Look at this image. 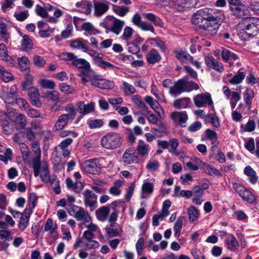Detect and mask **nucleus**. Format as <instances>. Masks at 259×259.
<instances>
[{
    "label": "nucleus",
    "instance_id": "0eeeda50",
    "mask_svg": "<svg viewBox=\"0 0 259 259\" xmlns=\"http://www.w3.org/2000/svg\"><path fill=\"white\" fill-rule=\"evenodd\" d=\"M219 10H213L208 8H204L197 11L195 12V27L197 26V22L199 21V24H203V21L206 22L208 19H211L216 12Z\"/></svg>",
    "mask_w": 259,
    "mask_h": 259
},
{
    "label": "nucleus",
    "instance_id": "774afa93",
    "mask_svg": "<svg viewBox=\"0 0 259 259\" xmlns=\"http://www.w3.org/2000/svg\"><path fill=\"white\" fill-rule=\"evenodd\" d=\"M35 12L37 15L42 18H46L48 17V12L46 11L45 7H42L38 5L36 6Z\"/></svg>",
    "mask_w": 259,
    "mask_h": 259
},
{
    "label": "nucleus",
    "instance_id": "423d86ee",
    "mask_svg": "<svg viewBox=\"0 0 259 259\" xmlns=\"http://www.w3.org/2000/svg\"><path fill=\"white\" fill-rule=\"evenodd\" d=\"M233 188L244 201L249 203L255 202V197L254 195L246 188L236 183L233 184Z\"/></svg>",
    "mask_w": 259,
    "mask_h": 259
},
{
    "label": "nucleus",
    "instance_id": "9b49d317",
    "mask_svg": "<svg viewBox=\"0 0 259 259\" xmlns=\"http://www.w3.org/2000/svg\"><path fill=\"white\" fill-rule=\"evenodd\" d=\"M213 101L209 93L200 94L195 96V106L198 107H203L208 105H211Z\"/></svg>",
    "mask_w": 259,
    "mask_h": 259
},
{
    "label": "nucleus",
    "instance_id": "473e14b6",
    "mask_svg": "<svg viewBox=\"0 0 259 259\" xmlns=\"http://www.w3.org/2000/svg\"><path fill=\"white\" fill-rule=\"evenodd\" d=\"M76 6L81 8V10H78L79 12L83 13L87 15L89 14L92 11V5L90 3L87 1L77 2L76 4Z\"/></svg>",
    "mask_w": 259,
    "mask_h": 259
},
{
    "label": "nucleus",
    "instance_id": "69168bd1",
    "mask_svg": "<svg viewBox=\"0 0 259 259\" xmlns=\"http://www.w3.org/2000/svg\"><path fill=\"white\" fill-rule=\"evenodd\" d=\"M59 89L63 93L66 94H71L74 91V89L72 87L65 83L60 84Z\"/></svg>",
    "mask_w": 259,
    "mask_h": 259
},
{
    "label": "nucleus",
    "instance_id": "6e6d98bb",
    "mask_svg": "<svg viewBox=\"0 0 259 259\" xmlns=\"http://www.w3.org/2000/svg\"><path fill=\"white\" fill-rule=\"evenodd\" d=\"M88 53L91 56L94 57L93 59V62L94 64H95V62L96 61H98L101 59H103L104 56L102 53H99L98 52L95 50H89V49Z\"/></svg>",
    "mask_w": 259,
    "mask_h": 259
},
{
    "label": "nucleus",
    "instance_id": "6e6552de",
    "mask_svg": "<svg viewBox=\"0 0 259 259\" xmlns=\"http://www.w3.org/2000/svg\"><path fill=\"white\" fill-rule=\"evenodd\" d=\"M242 31L248 37L255 36L259 32V18H250L248 23L244 26Z\"/></svg>",
    "mask_w": 259,
    "mask_h": 259
},
{
    "label": "nucleus",
    "instance_id": "7ed1b4c3",
    "mask_svg": "<svg viewBox=\"0 0 259 259\" xmlns=\"http://www.w3.org/2000/svg\"><path fill=\"white\" fill-rule=\"evenodd\" d=\"M194 82L188 80V76L175 81L173 85L169 87V93L171 96L176 97L182 93L189 92L193 90Z\"/></svg>",
    "mask_w": 259,
    "mask_h": 259
},
{
    "label": "nucleus",
    "instance_id": "0e129e2a",
    "mask_svg": "<svg viewBox=\"0 0 259 259\" xmlns=\"http://www.w3.org/2000/svg\"><path fill=\"white\" fill-rule=\"evenodd\" d=\"M34 64L37 67H43L46 64V61L41 56L34 55L33 57Z\"/></svg>",
    "mask_w": 259,
    "mask_h": 259
},
{
    "label": "nucleus",
    "instance_id": "a211bd4d",
    "mask_svg": "<svg viewBox=\"0 0 259 259\" xmlns=\"http://www.w3.org/2000/svg\"><path fill=\"white\" fill-rule=\"evenodd\" d=\"M81 167L89 174L96 175L100 172L101 167L97 163H81Z\"/></svg>",
    "mask_w": 259,
    "mask_h": 259
},
{
    "label": "nucleus",
    "instance_id": "1a4fd4ad",
    "mask_svg": "<svg viewBox=\"0 0 259 259\" xmlns=\"http://www.w3.org/2000/svg\"><path fill=\"white\" fill-rule=\"evenodd\" d=\"M110 24H104V27L108 31L113 32L116 35H118L121 31L125 22L115 17L110 18Z\"/></svg>",
    "mask_w": 259,
    "mask_h": 259
},
{
    "label": "nucleus",
    "instance_id": "4c0bfd02",
    "mask_svg": "<svg viewBox=\"0 0 259 259\" xmlns=\"http://www.w3.org/2000/svg\"><path fill=\"white\" fill-rule=\"evenodd\" d=\"M159 125V128H152L151 132L153 133L155 136L161 137L163 135L167 134L166 128L162 122L159 121L158 123Z\"/></svg>",
    "mask_w": 259,
    "mask_h": 259
},
{
    "label": "nucleus",
    "instance_id": "c9c22d12",
    "mask_svg": "<svg viewBox=\"0 0 259 259\" xmlns=\"http://www.w3.org/2000/svg\"><path fill=\"white\" fill-rule=\"evenodd\" d=\"M95 13L97 16H101L105 13L109 9L108 6L103 3L95 4Z\"/></svg>",
    "mask_w": 259,
    "mask_h": 259
},
{
    "label": "nucleus",
    "instance_id": "37998d69",
    "mask_svg": "<svg viewBox=\"0 0 259 259\" xmlns=\"http://www.w3.org/2000/svg\"><path fill=\"white\" fill-rule=\"evenodd\" d=\"M205 120L206 122L211 123L212 126L215 127H218L220 126L219 119L214 114H209L206 115Z\"/></svg>",
    "mask_w": 259,
    "mask_h": 259
},
{
    "label": "nucleus",
    "instance_id": "412c9836",
    "mask_svg": "<svg viewBox=\"0 0 259 259\" xmlns=\"http://www.w3.org/2000/svg\"><path fill=\"white\" fill-rule=\"evenodd\" d=\"M20 149L24 161L27 162H32L33 161V154L30 152L28 146L26 144L21 143Z\"/></svg>",
    "mask_w": 259,
    "mask_h": 259
},
{
    "label": "nucleus",
    "instance_id": "f8f14e48",
    "mask_svg": "<svg viewBox=\"0 0 259 259\" xmlns=\"http://www.w3.org/2000/svg\"><path fill=\"white\" fill-rule=\"evenodd\" d=\"M231 11L235 15L242 17L246 7L240 0H228Z\"/></svg>",
    "mask_w": 259,
    "mask_h": 259
},
{
    "label": "nucleus",
    "instance_id": "f03ea898",
    "mask_svg": "<svg viewBox=\"0 0 259 259\" xmlns=\"http://www.w3.org/2000/svg\"><path fill=\"white\" fill-rule=\"evenodd\" d=\"M31 164L34 171V175L35 177L38 176L40 172H44L43 175L40 176L41 180L44 182L50 181L52 184L55 182V186L53 187L54 192L56 194H59L61 192L59 181L56 179L50 180V172L48 169V165L47 163H29Z\"/></svg>",
    "mask_w": 259,
    "mask_h": 259
},
{
    "label": "nucleus",
    "instance_id": "052dcab7",
    "mask_svg": "<svg viewBox=\"0 0 259 259\" xmlns=\"http://www.w3.org/2000/svg\"><path fill=\"white\" fill-rule=\"evenodd\" d=\"M0 34L6 42L8 41V34L6 25L4 23H0Z\"/></svg>",
    "mask_w": 259,
    "mask_h": 259
},
{
    "label": "nucleus",
    "instance_id": "ddd939ff",
    "mask_svg": "<svg viewBox=\"0 0 259 259\" xmlns=\"http://www.w3.org/2000/svg\"><path fill=\"white\" fill-rule=\"evenodd\" d=\"M132 22L136 26L140 28L142 30L144 31H150L152 33L155 34L153 26L142 21L141 20V17L139 14L137 13L134 15L132 18Z\"/></svg>",
    "mask_w": 259,
    "mask_h": 259
},
{
    "label": "nucleus",
    "instance_id": "4be33fe9",
    "mask_svg": "<svg viewBox=\"0 0 259 259\" xmlns=\"http://www.w3.org/2000/svg\"><path fill=\"white\" fill-rule=\"evenodd\" d=\"M171 118L175 123H178L182 126H185L182 125L185 123L188 119V117L185 112H174L171 114Z\"/></svg>",
    "mask_w": 259,
    "mask_h": 259
},
{
    "label": "nucleus",
    "instance_id": "bb28decb",
    "mask_svg": "<svg viewBox=\"0 0 259 259\" xmlns=\"http://www.w3.org/2000/svg\"><path fill=\"white\" fill-rule=\"evenodd\" d=\"M78 111L83 114H87L93 111L94 105L92 103L85 104L84 102H78L76 104Z\"/></svg>",
    "mask_w": 259,
    "mask_h": 259
},
{
    "label": "nucleus",
    "instance_id": "13d9d810",
    "mask_svg": "<svg viewBox=\"0 0 259 259\" xmlns=\"http://www.w3.org/2000/svg\"><path fill=\"white\" fill-rule=\"evenodd\" d=\"M29 219L27 217H24V214L20 217L18 227L21 231H24L28 226Z\"/></svg>",
    "mask_w": 259,
    "mask_h": 259
},
{
    "label": "nucleus",
    "instance_id": "e433bc0d",
    "mask_svg": "<svg viewBox=\"0 0 259 259\" xmlns=\"http://www.w3.org/2000/svg\"><path fill=\"white\" fill-rule=\"evenodd\" d=\"M244 173L249 177V181L252 184H255L258 180L255 171L250 166H246L244 169Z\"/></svg>",
    "mask_w": 259,
    "mask_h": 259
},
{
    "label": "nucleus",
    "instance_id": "7c9ffc66",
    "mask_svg": "<svg viewBox=\"0 0 259 259\" xmlns=\"http://www.w3.org/2000/svg\"><path fill=\"white\" fill-rule=\"evenodd\" d=\"M0 152L3 153L2 154H0V160L7 162L12 160V152L10 149L6 148L0 144Z\"/></svg>",
    "mask_w": 259,
    "mask_h": 259
},
{
    "label": "nucleus",
    "instance_id": "c85d7f7f",
    "mask_svg": "<svg viewBox=\"0 0 259 259\" xmlns=\"http://www.w3.org/2000/svg\"><path fill=\"white\" fill-rule=\"evenodd\" d=\"M71 211L73 213V215L78 221L83 220L85 211L84 209L75 205H71Z\"/></svg>",
    "mask_w": 259,
    "mask_h": 259
},
{
    "label": "nucleus",
    "instance_id": "39448f33",
    "mask_svg": "<svg viewBox=\"0 0 259 259\" xmlns=\"http://www.w3.org/2000/svg\"><path fill=\"white\" fill-rule=\"evenodd\" d=\"M101 142L103 147L109 149H114L121 144V137L118 133H109L102 138Z\"/></svg>",
    "mask_w": 259,
    "mask_h": 259
},
{
    "label": "nucleus",
    "instance_id": "72a5a7b5",
    "mask_svg": "<svg viewBox=\"0 0 259 259\" xmlns=\"http://www.w3.org/2000/svg\"><path fill=\"white\" fill-rule=\"evenodd\" d=\"M242 69H240L237 74L234 75L232 79L229 80V82L232 84H237L241 83L245 78L246 73L245 72L241 71Z\"/></svg>",
    "mask_w": 259,
    "mask_h": 259
},
{
    "label": "nucleus",
    "instance_id": "5fc2aeb1",
    "mask_svg": "<svg viewBox=\"0 0 259 259\" xmlns=\"http://www.w3.org/2000/svg\"><path fill=\"white\" fill-rule=\"evenodd\" d=\"M72 25L71 24H68L66 29L62 31L61 33V37L63 39H66L71 37L72 35Z\"/></svg>",
    "mask_w": 259,
    "mask_h": 259
},
{
    "label": "nucleus",
    "instance_id": "2eb2a0df",
    "mask_svg": "<svg viewBox=\"0 0 259 259\" xmlns=\"http://www.w3.org/2000/svg\"><path fill=\"white\" fill-rule=\"evenodd\" d=\"M205 61L207 66L212 68L220 73L223 72L224 70V67L222 63L212 56L205 57Z\"/></svg>",
    "mask_w": 259,
    "mask_h": 259
},
{
    "label": "nucleus",
    "instance_id": "8fccbe9b",
    "mask_svg": "<svg viewBox=\"0 0 259 259\" xmlns=\"http://www.w3.org/2000/svg\"><path fill=\"white\" fill-rule=\"evenodd\" d=\"M23 39L21 42L22 47L25 49H31L33 47L32 40L27 35H22Z\"/></svg>",
    "mask_w": 259,
    "mask_h": 259
},
{
    "label": "nucleus",
    "instance_id": "9d476101",
    "mask_svg": "<svg viewBox=\"0 0 259 259\" xmlns=\"http://www.w3.org/2000/svg\"><path fill=\"white\" fill-rule=\"evenodd\" d=\"M81 78V81L83 84L90 81L91 84L97 88V84L99 75L96 74L93 71H81L79 74Z\"/></svg>",
    "mask_w": 259,
    "mask_h": 259
},
{
    "label": "nucleus",
    "instance_id": "dca6fc26",
    "mask_svg": "<svg viewBox=\"0 0 259 259\" xmlns=\"http://www.w3.org/2000/svg\"><path fill=\"white\" fill-rule=\"evenodd\" d=\"M84 203L87 206L93 207L97 203V195L91 190H86L83 193Z\"/></svg>",
    "mask_w": 259,
    "mask_h": 259
},
{
    "label": "nucleus",
    "instance_id": "3c124183",
    "mask_svg": "<svg viewBox=\"0 0 259 259\" xmlns=\"http://www.w3.org/2000/svg\"><path fill=\"white\" fill-rule=\"evenodd\" d=\"M88 124L90 128H96L102 127L104 124V122L102 119H96L89 120Z\"/></svg>",
    "mask_w": 259,
    "mask_h": 259
},
{
    "label": "nucleus",
    "instance_id": "e2e57ef3",
    "mask_svg": "<svg viewBox=\"0 0 259 259\" xmlns=\"http://www.w3.org/2000/svg\"><path fill=\"white\" fill-rule=\"evenodd\" d=\"M179 143L177 139L174 138L168 142V147H170L169 151L172 153H177V148L178 147Z\"/></svg>",
    "mask_w": 259,
    "mask_h": 259
},
{
    "label": "nucleus",
    "instance_id": "c756f323",
    "mask_svg": "<svg viewBox=\"0 0 259 259\" xmlns=\"http://www.w3.org/2000/svg\"><path fill=\"white\" fill-rule=\"evenodd\" d=\"M97 84V88L103 90H110L112 89L114 87V83L113 81L108 80L103 78H102L99 75Z\"/></svg>",
    "mask_w": 259,
    "mask_h": 259
},
{
    "label": "nucleus",
    "instance_id": "cd10ccee",
    "mask_svg": "<svg viewBox=\"0 0 259 259\" xmlns=\"http://www.w3.org/2000/svg\"><path fill=\"white\" fill-rule=\"evenodd\" d=\"M176 57L182 62L187 63H193V57L187 52L181 50L176 52Z\"/></svg>",
    "mask_w": 259,
    "mask_h": 259
},
{
    "label": "nucleus",
    "instance_id": "393cba45",
    "mask_svg": "<svg viewBox=\"0 0 259 259\" xmlns=\"http://www.w3.org/2000/svg\"><path fill=\"white\" fill-rule=\"evenodd\" d=\"M146 59L149 64H154L160 60L161 56L156 49H152L147 54Z\"/></svg>",
    "mask_w": 259,
    "mask_h": 259
},
{
    "label": "nucleus",
    "instance_id": "aec40b11",
    "mask_svg": "<svg viewBox=\"0 0 259 259\" xmlns=\"http://www.w3.org/2000/svg\"><path fill=\"white\" fill-rule=\"evenodd\" d=\"M207 183H203L201 185L195 186V202L197 204H201L203 200L200 199L203 194L204 190L208 188Z\"/></svg>",
    "mask_w": 259,
    "mask_h": 259
},
{
    "label": "nucleus",
    "instance_id": "f257e3e1",
    "mask_svg": "<svg viewBox=\"0 0 259 259\" xmlns=\"http://www.w3.org/2000/svg\"><path fill=\"white\" fill-rule=\"evenodd\" d=\"M225 19V15L222 11L216 12V14L208 19L203 24H199V21L197 22V26L195 30L198 29H203L207 31L209 34L214 36L217 34L218 30Z\"/></svg>",
    "mask_w": 259,
    "mask_h": 259
},
{
    "label": "nucleus",
    "instance_id": "5701e85b",
    "mask_svg": "<svg viewBox=\"0 0 259 259\" xmlns=\"http://www.w3.org/2000/svg\"><path fill=\"white\" fill-rule=\"evenodd\" d=\"M110 212V207L104 206L96 210V215L98 220L104 222L107 219Z\"/></svg>",
    "mask_w": 259,
    "mask_h": 259
},
{
    "label": "nucleus",
    "instance_id": "09e8293b",
    "mask_svg": "<svg viewBox=\"0 0 259 259\" xmlns=\"http://www.w3.org/2000/svg\"><path fill=\"white\" fill-rule=\"evenodd\" d=\"M95 64L103 69H109L113 70L114 68H116L114 65L109 62L104 61L103 59H101L98 61H96Z\"/></svg>",
    "mask_w": 259,
    "mask_h": 259
},
{
    "label": "nucleus",
    "instance_id": "a878e982",
    "mask_svg": "<svg viewBox=\"0 0 259 259\" xmlns=\"http://www.w3.org/2000/svg\"><path fill=\"white\" fill-rule=\"evenodd\" d=\"M243 100L248 108H250L252 100L254 97V93L252 89L247 88L243 94Z\"/></svg>",
    "mask_w": 259,
    "mask_h": 259
},
{
    "label": "nucleus",
    "instance_id": "c03bdc74",
    "mask_svg": "<svg viewBox=\"0 0 259 259\" xmlns=\"http://www.w3.org/2000/svg\"><path fill=\"white\" fill-rule=\"evenodd\" d=\"M113 10L116 14L121 17H123L128 12L129 8L123 6H118L114 5L113 6Z\"/></svg>",
    "mask_w": 259,
    "mask_h": 259
},
{
    "label": "nucleus",
    "instance_id": "a18cd8bd",
    "mask_svg": "<svg viewBox=\"0 0 259 259\" xmlns=\"http://www.w3.org/2000/svg\"><path fill=\"white\" fill-rule=\"evenodd\" d=\"M132 151L131 149H128L125 151L123 155V158L124 162H131L137 161L138 160V157L134 153H131Z\"/></svg>",
    "mask_w": 259,
    "mask_h": 259
},
{
    "label": "nucleus",
    "instance_id": "6ab92c4d",
    "mask_svg": "<svg viewBox=\"0 0 259 259\" xmlns=\"http://www.w3.org/2000/svg\"><path fill=\"white\" fill-rule=\"evenodd\" d=\"M88 41L81 38L76 39L70 42V47L74 49L81 50L83 52L87 53L88 47Z\"/></svg>",
    "mask_w": 259,
    "mask_h": 259
},
{
    "label": "nucleus",
    "instance_id": "864d4df0",
    "mask_svg": "<svg viewBox=\"0 0 259 259\" xmlns=\"http://www.w3.org/2000/svg\"><path fill=\"white\" fill-rule=\"evenodd\" d=\"M134 33L133 28L129 26H126L123 29V32L121 38L125 40H128L131 39Z\"/></svg>",
    "mask_w": 259,
    "mask_h": 259
},
{
    "label": "nucleus",
    "instance_id": "2f4dec72",
    "mask_svg": "<svg viewBox=\"0 0 259 259\" xmlns=\"http://www.w3.org/2000/svg\"><path fill=\"white\" fill-rule=\"evenodd\" d=\"M31 145L33 152L32 154L34 156L33 161L32 162H40L41 150L38 142L37 141H33Z\"/></svg>",
    "mask_w": 259,
    "mask_h": 259
},
{
    "label": "nucleus",
    "instance_id": "20e7f679",
    "mask_svg": "<svg viewBox=\"0 0 259 259\" xmlns=\"http://www.w3.org/2000/svg\"><path fill=\"white\" fill-rule=\"evenodd\" d=\"M59 57L63 60L70 61L72 64L79 69H84V71H92L90 63L85 59H78L74 54L63 52L60 54Z\"/></svg>",
    "mask_w": 259,
    "mask_h": 259
},
{
    "label": "nucleus",
    "instance_id": "de8ad7c7",
    "mask_svg": "<svg viewBox=\"0 0 259 259\" xmlns=\"http://www.w3.org/2000/svg\"><path fill=\"white\" fill-rule=\"evenodd\" d=\"M132 100L133 102L136 104L139 108L144 110H147L145 103L142 100L141 98L139 95H134L132 97Z\"/></svg>",
    "mask_w": 259,
    "mask_h": 259
},
{
    "label": "nucleus",
    "instance_id": "a19ab883",
    "mask_svg": "<svg viewBox=\"0 0 259 259\" xmlns=\"http://www.w3.org/2000/svg\"><path fill=\"white\" fill-rule=\"evenodd\" d=\"M33 76L30 74H26L25 76V81L22 82L23 90L25 91L30 88H34L31 87L33 84Z\"/></svg>",
    "mask_w": 259,
    "mask_h": 259
},
{
    "label": "nucleus",
    "instance_id": "f3484780",
    "mask_svg": "<svg viewBox=\"0 0 259 259\" xmlns=\"http://www.w3.org/2000/svg\"><path fill=\"white\" fill-rule=\"evenodd\" d=\"M225 244L228 249L235 252L239 247V244L236 237L232 234H229L225 240Z\"/></svg>",
    "mask_w": 259,
    "mask_h": 259
},
{
    "label": "nucleus",
    "instance_id": "4d7b16f0",
    "mask_svg": "<svg viewBox=\"0 0 259 259\" xmlns=\"http://www.w3.org/2000/svg\"><path fill=\"white\" fill-rule=\"evenodd\" d=\"M123 90L126 95L134 94L136 92L134 87L126 82H124L123 83Z\"/></svg>",
    "mask_w": 259,
    "mask_h": 259
},
{
    "label": "nucleus",
    "instance_id": "ea45409f",
    "mask_svg": "<svg viewBox=\"0 0 259 259\" xmlns=\"http://www.w3.org/2000/svg\"><path fill=\"white\" fill-rule=\"evenodd\" d=\"M185 220V217L184 216H181L178 218L175 224L174 230L175 232V235L177 237H179L180 236V232L183 226V223Z\"/></svg>",
    "mask_w": 259,
    "mask_h": 259
},
{
    "label": "nucleus",
    "instance_id": "338daca9",
    "mask_svg": "<svg viewBox=\"0 0 259 259\" xmlns=\"http://www.w3.org/2000/svg\"><path fill=\"white\" fill-rule=\"evenodd\" d=\"M41 85L44 88L49 89H54L55 87V83L54 81L48 79H42L41 81Z\"/></svg>",
    "mask_w": 259,
    "mask_h": 259
},
{
    "label": "nucleus",
    "instance_id": "4468645a",
    "mask_svg": "<svg viewBox=\"0 0 259 259\" xmlns=\"http://www.w3.org/2000/svg\"><path fill=\"white\" fill-rule=\"evenodd\" d=\"M27 90V94L31 104L37 108L41 107L42 103L39 100V94L37 90L34 88L29 89Z\"/></svg>",
    "mask_w": 259,
    "mask_h": 259
},
{
    "label": "nucleus",
    "instance_id": "79ce46f5",
    "mask_svg": "<svg viewBox=\"0 0 259 259\" xmlns=\"http://www.w3.org/2000/svg\"><path fill=\"white\" fill-rule=\"evenodd\" d=\"M18 63L22 71H25L29 68V60L28 57L23 56L18 58Z\"/></svg>",
    "mask_w": 259,
    "mask_h": 259
},
{
    "label": "nucleus",
    "instance_id": "680f3d73",
    "mask_svg": "<svg viewBox=\"0 0 259 259\" xmlns=\"http://www.w3.org/2000/svg\"><path fill=\"white\" fill-rule=\"evenodd\" d=\"M15 102L19 106V108L22 109L26 110L29 107L28 103L24 99L21 98H16Z\"/></svg>",
    "mask_w": 259,
    "mask_h": 259
},
{
    "label": "nucleus",
    "instance_id": "603ef678",
    "mask_svg": "<svg viewBox=\"0 0 259 259\" xmlns=\"http://www.w3.org/2000/svg\"><path fill=\"white\" fill-rule=\"evenodd\" d=\"M150 40L154 42L155 46L159 48L162 52H164L165 51L166 49L165 44L159 37H157L156 38H151Z\"/></svg>",
    "mask_w": 259,
    "mask_h": 259
},
{
    "label": "nucleus",
    "instance_id": "58836bf2",
    "mask_svg": "<svg viewBox=\"0 0 259 259\" xmlns=\"http://www.w3.org/2000/svg\"><path fill=\"white\" fill-rule=\"evenodd\" d=\"M64 110L68 113L63 114L67 115V117L73 120L77 114L74 105L72 104H67L64 107Z\"/></svg>",
    "mask_w": 259,
    "mask_h": 259
},
{
    "label": "nucleus",
    "instance_id": "49530a36",
    "mask_svg": "<svg viewBox=\"0 0 259 259\" xmlns=\"http://www.w3.org/2000/svg\"><path fill=\"white\" fill-rule=\"evenodd\" d=\"M2 229L0 230V238L1 239L7 242L13 239L11 231L7 230V229Z\"/></svg>",
    "mask_w": 259,
    "mask_h": 259
},
{
    "label": "nucleus",
    "instance_id": "f704fd0d",
    "mask_svg": "<svg viewBox=\"0 0 259 259\" xmlns=\"http://www.w3.org/2000/svg\"><path fill=\"white\" fill-rule=\"evenodd\" d=\"M16 128L17 130H22L24 128L27 123L26 116L22 114H19L15 119Z\"/></svg>",
    "mask_w": 259,
    "mask_h": 259
},
{
    "label": "nucleus",
    "instance_id": "bf43d9fd",
    "mask_svg": "<svg viewBox=\"0 0 259 259\" xmlns=\"http://www.w3.org/2000/svg\"><path fill=\"white\" fill-rule=\"evenodd\" d=\"M145 100L147 103H148L150 107L154 110L156 111V109H158V106L159 104L156 100L151 96H146L145 98Z\"/></svg>",
    "mask_w": 259,
    "mask_h": 259
},
{
    "label": "nucleus",
    "instance_id": "b1692460",
    "mask_svg": "<svg viewBox=\"0 0 259 259\" xmlns=\"http://www.w3.org/2000/svg\"><path fill=\"white\" fill-rule=\"evenodd\" d=\"M70 119L67 115L62 114L59 116L53 127V131L56 132L62 130L67 124Z\"/></svg>",
    "mask_w": 259,
    "mask_h": 259
}]
</instances>
